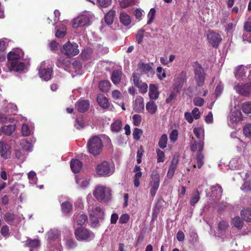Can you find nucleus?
Segmentation results:
<instances>
[{"instance_id": "33", "label": "nucleus", "mask_w": 251, "mask_h": 251, "mask_svg": "<svg viewBox=\"0 0 251 251\" xmlns=\"http://www.w3.org/2000/svg\"><path fill=\"white\" fill-rule=\"evenodd\" d=\"M61 206L62 212L65 214L69 213L73 208L72 204L68 201L62 202Z\"/></svg>"}, {"instance_id": "40", "label": "nucleus", "mask_w": 251, "mask_h": 251, "mask_svg": "<svg viewBox=\"0 0 251 251\" xmlns=\"http://www.w3.org/2000/svg\"><path fill=\"white\" fill-rule=\"evenodd\" d=\"M138 67L144 73H148L152 69L151 67L149 64H145L142 62H140L138 65Z\"/></svg>"}, {"instance_id": "46", "label": "nucleus", "mask_w": 251, "mask_h": 251, "mask_svg": "<svg viewBox=\"0 0 251 251\" xmlns=\"http://www.w3.org/2000/svg\"><path fill=\"white\" fill-rule=\"evenodd\" d=\"M142 176V173L141 172H138L135 173L133 177V182L135 187H138L140 186V179Z\"/></svg>"}, {"instance_id": "47", "label": "nucleus", "mask_w": 251, "mask_h": 251, "mask_svg": "<svg viewBox=\"0 0 251 251\" xmlns=\"http://www.w3.org/2000/svg\"><path fill=\"white\" fill-rule=\"evenodd\" d=\"M242 109L245 113H251V103L249 102H245L242 104Z\"/></svg>"}, {"instance_id": "15", "label": "nucleus", "mask_w": 251, "mask_h": 251, "mask_svg": "<svg viewBox=\"0 0 251 251\" xmlns=\"http://www.w3.org/2000/svg\"><path fill=\"white\" fill-rule=\"evenodd\" d=\"M52 73L51 68H40L39 70V74L42 79L45 81H48L51 78Z\"/></svg>"}, {"instance_id": "42", "label": "nucleus", "mask_w": 251, "mask_h": 251, "mask_svg": "<svg viewBox=\"0 0 251 251\" xmlns=\"http://www.w3.org/2000/svg\"><path fill=\"white\" fill-rule=\"evenodd\" d=\"M204 156L201 152H198L196 155V159L198 168L200 169L204 164Z\"/></svg>"}, {"instance_id": "63", "label": "nucleus", "mask_w": 251, "mask_h": 251, "mask_svg": "<svg viewBox=\"0 0 251 251\" xmlns=\"http://www.w3.org/2000/svg\"><path fill=\"white\" fill-rule=\"evenodd\" d=\"M112 97L115 100H120L122 98V94L120 91L115 90L112 92Z\"/></svg>"}, {"instance_id": "54", "label": "nucleus", "mask_w": 251, "mask_h": 251, "mask_svg": "<svg viewBox=\"0 0 251 251\" xmlns=\"http://www.w3.org/2000/svg\"><path fill=\"white\" fill-rule=\"evenodd\" d=\"M156 71L157 73V76L160 80H162L166 76L165 71L163 70L161 67H158Z\"/></svg>"}, {"instance_id": "13", "label": "nucleus", "mask_w": 251, "mask_h": 251, "mask_svg": "<svg viewBox=\"0 0 251 251\" xmlns=\"http://www.w3.org/2000/svg\"><path fill=\"white\" fill-rule=\"evenodd\" d=\"M77 110L80 113H84L88 110L90 106L88 100H79L76 104Z\"/></svg>"}, {"instance_id": "37", "label": "nucleus", "mask_w": 251, "mask_h": 251, "mask_svg": "<svg viewBox=\"0 0 251 251\" xmlns=\"http://www.w3.org/2000/svg\"><path fill=\"white\" fill-rule=\"evenodd\" d=\"M200 193L198 190H196L193 193L191 198L190 203L192 206H194L200 200Z\"/></svg>"}, {"instance_id": "49", "label": "nucleus", "mask_w": 251, "mask_h": 251, "mask_svg": "<svg viewBox=\"0 0 251 251\" xmlns=\"http://www.w3.org/2000/svg\"><path fill=\"white\" fill-rule=\"evenodd\" d=\"M142 134L143 131L142 129L135 127L133 132V138L134 140L138 141L140 139Z\"/></svg>"}, {"instance_id": "14", "label": "nucleus", "mask_w": 251, "mask_h": 251, "mask_svg": "<svg viewBox=\"0 0 251 251\" xmlns=\"http://www.w3.org/2000/svg\"><path fill=\"white\" fill-rule=\"evenodd\" d=\"M133 109L136 112L140 113L144 110V99L141 96H137L135 100Z\"/></svg>"}, {"instance_id": "17", "label": "nucleus", "mask_w": 251, "mask_h": 251, "mask_svg": "<svg viewBox=\"0 0 251 251\" xmlns=\"http://www.w3.org/2000/svg\"><path fill=\"white\" fill-rule=\"evenodd\" d=\"M159 94L158 87L155 84L150 85L149 96L151 100H157L159 97Z\"/></svg>"}, {"instance_id": "16", "label": "nucleus", "mask_w": 251, "mask_h": 251, "mask_svg": "<svg viewBox=\"0 0 251 251\" xmlns=\"http://www.w3.org/2000/svg\"><path fill=\"white\" fill-rule=\"evenodd\" d=\"M123 73L122 71L119 70H114L111 75V80L115 85L120 84Z\"/></svg>"}, {"instance_id": "2", "label": "nucleus", "mask_w": 251, "mask_h": 251, "mask_svg": "<svg viewBox=\"0 0 251 251\" xmlns=\"http://www.w3.org/2000/svg\"><path fill=\"white\" fill-rule=\"evenodd\" d=\"M88 152L94 156H97L102 151L103 144L102 140L97 135L91 137L87 143Z\"/></svg>"}, {"instance_id": "24", "label": "nucleus", "mask_w": 251, "mask_h": 251, "mask_svg": "<svg viewBox=\"0 0 251 251\" xmlns=\"http://www.w3.org/2000/svg\"><path fill=\"white\" fill-rule=\"evenodd\" d=\"M116 16V11L111 9L104 16L105 22L107 25H111L113 24Z\"/></svg>"}, {"instance_id": "38", "label": "nucleus", "mask_w": 251, "mask_h": 251, "mask_svg": "<svg viewBox=\"0 0 251 251\" xmlns=\"http://www.w3.org/2000/svg\"><path fill=\"white\" fill-rule=\"evenodd\" d=\"M168 142V137L167 134H162L159 138L158 142V146L162 149H165L167 147Z\"/></svg>"}, {"instance_id": "52", "label": "nucleus", "mask_w": 251, "mask_h": 251, "mask_svg": "<svg viewBox=\"0 0 251 251\" xmlns=\"http://www.w3.org/2000/svg\"><path fill=\"white\" fill-rule=\"evenodd\" d=\"M156 153L158 162H163L165 160L164 152L160 149L156 150Z\"/></svg>"}, {"instance_id": "23", "label": "nucleus", "mask_w": 251, "mask_h": 251, "mask_svg": "<svg viewBox=\"0 0 251 251\" xmlns=\"http://www.w3.org/2000/svg\"><path fill=\"white\" fill-rule=\"evenodd\" d=\"M40 240L36 239H28L25 243V246L30 248V251H32L34 249L37 248L40 246Z\"/></svg>"}, {"instance_id": "3", "label": "nucleus", "mask_w": 251, "mask_h": 251, "mask_svg": "<svg viewBox=\"0 0 251 251\" xmlns=\"http://www.w3.org/2000/svg\"><path fill=\"white\" fill-rule=\"evenodd\" d=\"M93 195L100 202H108L111 199V191L108 187L98 186L93 192Z\"/></svg>"}, {"instance_id": "8", "label": "nucleus", "mask_w": 251, "mask_h": 251, "mask_svg": "<svg viewBox=\"0 0 251 251\" xmlns=\"http://www.w3.org/2000/svg\"><path fill=\"white\" fill-rule=\"evenodd\" d=\"M187 73L185 71H182L175 79L174 90L179 92L185 83L187 82Z\"/></svg>"}, {"instance_id": "51", "label": "nucleus", "mask_w": 251, "mask_h": 251, "mask_svg": "<svg viewBox=\"0 0 251 251\" xmlns=\"http://www.w3.org/2000/svg\"><path fill=\"white\" fill-rule=\"evenodd\" d=\"M244 29L248 32H251V16L245 22Z\"/></svg>"}, {"instance_id": "21", "label": "nucleus", "mask_w": 251, "mask_h": 251, "mask_svg": "<svg viewBox=\"0 0 251 251\" xmlns=\"http://www.w3.org/2000/svg\"><path fill=\"white\" fill-rule=\"evenodd\" d=\"M55 36L58 38H63L67 34V27L64 25H60L55 27Z\"/></svg>"}, {"instance_id": "62", "label": "nucleus", "mask_w": 251, "mask_h": 251, "mask_svg": "<svg viewBox=\"0 0 251 251\" xmlns=\"http://www.w3.org/2000/svg\"><path fill=\"white\" fill-rule=\"evenodd\" d=\"M178 137V132L176 129H174L172 130L171 133L170 134V139L172 142H175Z\"/></svg>"}, {"instance_id": "56", "label": "nucleus", "mask_w": 251, "mask_h": 251, "mask_svg": "<svg viewBox=\"0 0 251 251\" xmlns=\"http://www.w3.org/2000/svg\"><path fill=\"white\" fill-rule=\"evenodd\" d=\"M133 123L135 126H139L142 121L141 115L139 114H134L132 117Z\"/></svg>"}, {"instance_id": "30", "label": "nucleus", "mask_w": 251, "mask_h": 251, "mask_svg": "<svg viewBox=\"0 0 251 251\" xmlns=\"http://www.w3.org/2000/svg\"><path fill=\"white\" fill-rule=\"evenodd\" d=\"M193 133L199 140L204 141V129L202 127H195L193 129Z\"/></svg>"}, {"instance_id": "43", "label": "nucleus", "mask_w": 251, "mask_h": 251, "mask_svg": "<svg viewBox=\"0 0 251 251\" xmlns=\"http://www.w3.org/2000/svg\"><path fill=\"white\" fill-rule=\"evenodd\" d=\"M4 219L8 224H12L15 220V215L12 213H6L4 217Z\"/></svg>"}, {"instance_id": "27", "label": "nucleus", "mask_w": 251, "mask_h": 251, "mask_svg": "<svg viewBox=\"0 0 251 251\" xmlns=\"http://www.w3.org/2000/svg\"><path fill=\"white\" fill-rule=\"evenodd\" d=\"M15 129V125L4 126L1 128L0 131L5 135H10Z\"/></svg>"}, {"instance_id": "64", "label": "nucleus", "mask_w": 251, "mask_h": 251, "mask_svg": "<svg viewBox=\"0 0 251 251\" xmlns=\"http://www.w3.org/2000/svg\"><path fill=\"white\" fill-rule=\"evenodd\" d=\"M137 87L139 89V91L140 93L145 94L147 92L148 87L146 82H143Z\"/></svg>"}, {"instance_id": "48", "label": "nucleus", "mask_w": 251, "mask_h": 251, "mask_svg": "<svg viewBox=\"0 0 251 251\" xmlns=\"http://www.w3.org/2000/svg\"><path fill=\"white\" fill-rule=\"evenodd\" d=\"M155 9L154 8H151L149 13H148V17L149 18V20L147 22L148 25L151 24L153 21L154 19L155 15Z\"/></svg>"}, {"instance_id": "35", "label": "nucleus", "mask_w": 251, "mask_h": 251, "mask_svg": "<svg viewBox=\"0 0 251 251\" xmlns=\"http://www.w3.org/2000/svg\"><path fill=\"white\" fill-rule=\"evenodd\" d=\"M212 194L217 198H221L222 194L223 193V189L219 184H217L215 186H213L211 187Z\"/></svg>"}, {"instance_id": "7", "label": "nucleus", "mask_w": 251, "mask_h": 251, "mask_svg": "<svg viewBox=\"0 0 251 251\" xmlns=\"http://www.w3.org/2000/svg\"><path fill=\"white\" fill-rule=\"evenodd\" d=\"M208 43L213 47L217 48L219 47L222 38L220 34L213 30H208L206 34Z\"/></svg>"}, {"instance_id": "41", "label": "nucleus", "mask_w": 251, "mask_h": 251, "mask_svg": "<svg viewBox=\"0 0 251 251\" xmlns=\"http://www.w3.org/2000/svg\"><path fill=\"white\" fill-rule=\"evenodd\" d=\"M122 124L121 121L119 120H116L111 126L112 131L118 132L120 131Z\"/></svg>"}, {"instance_id": "45", "label": "nucleus", "mask_w": 251, "mask_h": 251, "mask_svg": "<svg viewBox=\"0 0 251 251\" xmlns=\"http://www.w3.org/2000/svg\"><path fill=\"white\" fill-rule=\"evenodd\" d=\"M132 77L133 83L135 87H138V86H139L140 84L143 83V82L140 79V76L139 75L133 73L132 74Z\"/></svg>"}, {"instance_id": "18", "label": "nucleus", "mask_w": 251, "mask_h": 251, "mask_svg": "<svg viewBox=\"0 0 251 251\" xmlns=\"http://www.w3.org/2000/svg\"><path fill=\"white\" fill-rule=\"evenodd\" d=\"M82 165V162L77 159H74L71 161V169L72 172L75 174L79 172L81 169Z\"/></svg>"}, {"instance_id": "55", "label": "nucleus", "mask_w": 251, "mask_h": 251, "mask_svg": "<svg viewBox=\"0 0 251 251\" xmlns=\"http://www.w3.org/2000/svg\"><path fill=\"white\" fill-rule=\"evenodd\" d=\"M243 132L246 137L251 138V124H247L244 127Z\"/></svg>"}, {"instance_id": "57", "label": "nucleus", "mask_w": 251, "mask_h": 251, "mask_svg": "<svg viewBox=\"0 0 251 251\" xmlns=\"http://www.w3.org/2000/svg\"><path fill=\"white\" fill-rule=\"evenodd\" d=\"M8 121L13 123L14 121V119L13 118H8L5 114L0 113V122L1 123H7Z\"/></svg>"}, {"instance_id": "10", "label": "nucleus", "mask_w": 251, "mask_h": 251, "mask_svg": "<svg viewBox=\"0 0 251 251\" xmlns=\"http://www.w3.org/2000/svg\"><path fill=\"white\" fill-rule=\"evenodd\" d=\"M11 154V147L4 141H0V156L6 160L10 158Z\"/></svg>"}, {"instance_id": "34", "label": "nucleus", "mask_w": 251, "mask_h": 251, "mask_svg": "<svg viewBox=\"0 0 251 251\" xmlns=\"http://www.w3.org/2000/svg\"><path fill=\"white\" fill-rule=\"evenodd\" d=\"M231 224L238 229H241L243 226L244 223L239 216H237L232 219Z\"/></svg>"}, {"instance_id": "25", "label": "nucleus", "mask_w": 251, "mask_h": 251, "mask_svg": "<svg viewBox=\"0 0 251 251\" xmlns=\"http://www.w3.org/2000/svg\"><path fill=\"white\" fill-rule=\"evenodd\" d=\"M146 110L151 114H155L157 110V106L153 100L148 102L146 106Z\"/></svg>"}, {"instance_id": "11", "label": "nucleus", "mask_w": 251, "mask_h": 251, "mask_svg": "<svg viewBox=\"0 0 251 251\" xmlns=\"http://www.w3.org/2000/svg\"><path fill=\"white\" fill-rule=\"evenodd\" d=\"M236 91L243 96H248L251 93V82L238 85L235 87Z\"/></svg>"}, {"instance_id": "60", "label": "nucleus", "mask_w": 251, "mask_h": 251, "mask_svg": "<svg viewBox=\"0 0 251 251\" xmlns=\"http://www.w3.org/2000/svg\"><path fill=\"white\" fill-rule=\"evenodd\" d=\"M75 126L78 129L83 128L85 126L83 119L82 118H77L75 120Z\"/></svg>"}, {"instance_id": "9", "label": "nucleus", "mask_w": 251, "mask_h": 251, "mask_svg": "<svg viewBox=\"0 0 251 251\" xmlns=\"http://www.w3.org/2000/svg\"><path fill=\"white\" fill-rule=\"evenodd\" d=\"M91 232L84 227H80L75 231V235L78 240H85L90 237Z\"/></svg>"}, {"instance_id": "61", "label": "nucleus", "mask_w": 251, "mask_h": 251, "mask_svg": "<svg viewBox=\"0 0 251 251\" xmlns=\"http://www.w3.org/2000/svg\"><path fill=\"white\" fill-rule=\"evenodd\" d=\"M22 133L23 136H27L30 134V130L26 124H23L22 126Z\"/></svg>"}, {"instance_id": "4", "label": "nucleus", "mask_w": 251, "mask_h": 251, "mask_svg": "<svg viewBox=\"0 0 251 251\" xmlns=\"http://www.w3.org/2000/svg\"><path fill=\"white\" fill-rule=\"evenodd\" d=\"M194 71V78L197 85L199 87L203 86L205 78V74L202 66L197 61L193 66Z\"/></svg>"}, {"instance_id": "50", "label": "nucleus", "mask_w": 251, "mask_h": 251, "mask_svg": "<svg viewBox=\"0 0 251 251\" xmlns=\"http://www.w3.org/2000/svg\"><path fill=\"white\" fill-rule=\"evenodd\" d=\"M176 91V90H174L173 91H172L170 94V95L168 96V97L166 100V103L167 104H172V101L174 100H175L177 96V93Z\"/></svg>"}, {"instance_id": "1", "label": "nucleus", "mask_w": 251, "mask_h": 251, "mask_svg": "<svg viewBox=\"0 0 251 251\" xmlns=\"http://www.w3.org/2000/svg\"><path fill=\"white\" fill-rule=\"evenodd\" d=\"M20 58V55L15 51H11L8 53L7 59L8 62L7 63V66L10 72L15 71L18 72L24 70L25 68V64L23 62L17 61Z\"/></svg>"}, {"instance_id": "36", "label": "nucleus", "mask_w": 251, "mask_h": 251, "mask_svg": "<svg viewBox=\"0 0 251 251\" xmlns=\"http://www.w3.org/2000/svg\"><path fill=\"white\" fill-rule=\"evenodd\" d=\"M229 226L228 223L225 220L220 221L218 224V229L220 233L225 232Z\"/></svg>"}, {"instance_id": "6", "label": "nucleus", "mask_w": 251, "mask_h": 251, "mask_svg": "<svg viewBox=\"0 0 251 251\" xmlns=\"http://www.w3.org/2000/svg\"><path fill=\"white\" fill-rule=\"evenodd\" d=\"M78 48V46L76 43H71L68 41L63 45V52L68 56L72 57L79 53Z\"/></svg>"}, {"instance_id": "53", "label": "nucleus", "mask_w": 251, "mask_h": 251, "mask_svg": "<svg viewBox=\"0 0 251 251\" xmlns=\"http://www.w3.org/2000/svg\"><path fill=\"white\" fill-rule=\"evenodd\" d=\"M87 220V216L85 214H81L76 220V223L78 225L82 226L84 225Z\"/></svg>"}, {"instance_id": "20", "label": "nucleus", "mask_w": 251, "mask_h": 251, "mask_svg": "<svg viewBox=\"0 0 251 251\" xmlns=\"http://www.w3.org/2000/svg\"><path fill=\"white\" fill-rule=\"evenodd\" d=\"M204 147V141L202 140H199L197 142L195 140L191 143L190 148L193 151H198L201 152Z\"/></svg>"}, {"instance_id": "19", "label": "nucleus", "mask_w": 251, "mask_h": 251, "mask_svg": "<svg viewBox=\"0 0 251 251\" xmlns=\"http://www.w3.org/2000/svg\"><path fill=\"white\" fill-rule=\"evenodd\" d=\"M97 100L100 106L104 109H107L110 106L108 100L102 94H99L97 98Z\"/></svg>"}, {"instance_id": "5", "label": "nucleus", "mask_w": 251, "mask_h": 251, "mask_svg": "<svg viewBox=\"0 0 251 251\" xmlns=\"http://www.w3.org/2000/svg\"><path fill=\"white\" fill-rule=\"evenodd\" d=\"M96 174L100 176H108L111 173V167L110 163L103 161L101 163L98 164L96 167Z\"/></svg>"}, {"instance_id": "44", "label": "nucleus", "mask_w": 251, "mask_h": 251, "mask_svg": "<svg viewBox=\"0 0 251 251\" xmlns=\"http://www.w3.org/2000/svg\"><path fill=\"white\" fill-rule=\"evenodd\" d=\"M145 31V29L141 28L138 31L136 35V42L138 44H141L143 42V39L144 37V32Z\"/></svg>"}, {"instance_id": "32", "label": "nucleus", "mask_w": 251, "mask_h": 251, "mask_svg": "<svg viewBox=\"0 0 251 251\" xmlns=\"http://www.w3.org/2000/svg\"><path fill=\"white\" fill-rule=\"evenodd\" d=\"M55 64L58 67L62 68L64 66H69L70 64V62L64 57H60L57 58Z\"/></svg>"}, {"instance_id": "26", "label": "nucleus", "mask_w": 251, "mask_h": 251, "mask_svg": "<svg viewBox=\"0 0 251 251\" xmlns=\"http://www.w3.org/2000/svg\"><path fill=\"white\" fill-rule=\"evenodd\" d=\"M119 18L120 22L125 26H128L131 23L130 17L125 12H121Z\"/></svg>"}, {"instance_id": "28", "label": "nucleus", "mask_w": 251, "mask_h": 251, "mask_svg": "<svg viewBox=\"0 0 251 251\" xmlns=\"http://www.w3.org/2000/svg\"><path fill=\"white\" fill-rule=\"evenodd\" d=\"M59 236V233L57 229H50L47 233L48 240L50 241H54Z\"/></svg>"}, {"instance_id": "22", "label": "nucleus", "mask_w": 251, "mask_h": 251, "mask_svg": "<svg viewBox=\"0 0 251 251\" xmlns=\"http://www.w3.org/2000/svg\"><path fill=\"white\" fill-rule=\"evenodd\" d=\"M111 86L110 81L108 80H101L99 82L98 88L99 90L104 93L107 92Z\"/></svg>"}, {"instance_id": "29", "label": "nucleus", "mask_w": 251, "mask_h": 251, "mask_svg": "<svg viewBox=\"0 0 251 251\" xmlns=\"http://www.w3.org/2000/svg\"><path fill=\"white\" fill-rule=\"evenodd\" d=\"M90 214H94L95 216L103 219L104 212L102 208L100 206H96L92 208Z\"/></svg>"}, {"instance_id": "39", "label": "nucleus", "mask_w": 251, "mask_h": 251, "mask_svg": "<svg viewBox=\"0 0 251 251\" xmlns=\"http://www.w3.org/2000/svg\"><path fill=\"white\" fill-rule=\"evenodd\" d=\"M151 178L150 183H160V175L157 170H154L151 172Z\"/></svg>"}, {"instance_id": "59", "label": "nucleus", "mask_w": 251, "mask_h": 251, "mask_svg": "<svg viewBox=\"0 0 251 251\" xmlns=\"http://www.w3.org/2000/svg\"><path fill=\"white\" fill-rule=\"evenodd\" d=\"M194 104L197 106H201L204 104V100L201 97H196L193 100Z\"/></svg>"}, {"instance_id": "58", "label": "nucleus", "mask_w": 251, "mask_h": 251, "mask_svg": "<svg viewBox=\"0 0 251 251\" xmlns=\"http://www.w3.org/2000/svg\"><path fill=\"white\" fill-rule=\"evenodd\" d=\"M241 189L245 192L251 191V184L249 181H244L243 184L242 185Z\"/></svg>"}, {"instance_id": "31", "label": "nucleus", "mask_w": 251, "mask_h": 251, "mask_svg": "<svg viewBox=\"0 0 251 251\" xmlns=\"http://www.w3.org/2000/svg\"><path fill=\"white\" fill-rule=\"evenodd\" d=\"M241 216L244 221L251 222V209L248 208L241 210Z\"/></svg>"}, {"instance_id": "12", "label": "nucleus", "mask_w": 251, "mask_h": 251, "mask_svg": "<svg viewBox=\"0 0 251 251\" xmlns=\"http://www.w3.org/2000/svg\"><path fill=\"white\" fill-rule=\"evenodd\" d=\"M89 22V18L85 15H81L73 20V27L77 28L85 25Z\"/></svg>"}]
</instances>
